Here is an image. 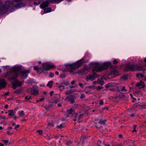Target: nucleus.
I'll list each match as a JSON object with an SVG mask.
<instances>
[{"label": "nucleus", "mask_w": 146, "mask_h": 146, "mask_svg": "<svg viewBox=\"0 0 146 146\" xmlns=\"http://www.w3.org/2000/svg\"><path fill=\"white\" fill-rule=\"evenodd\" d=\"M14 5L12 1H7L5 2V5L0 7V14H3L7 12L8 10L13 11L14 10Z\"/></svg>", "instance_id": "f257e3e1"}, {"label": "nucleus", "mask_w": 146, "mask_h": 146, "mask_svg": "<svg viewBox=\"0 0 146 146\" xmlns=\"http://www.w3.org/2000/svg\"><path fill=\"white\" fill-rule=\"evenodd\" d=\"M118 96V97L119 98H124L125 97V96L124 95H119Z\"/></svg>", "instance_id": "72a5a7b5"}, {"label": "nucleus", "mask_w": 146, "mask_h": 146, "mask_svg": "<svg viewBox=\"0 0 146 146\" xmlns=\"http://www.w3.org/2000/svg\"><path fill=\"white\" fill-rule=\"evenodd\" d=\"M85 69H82L79 71L78 73L82 75L83 74L85 73Z\"/></svg>", "instance_id": "aec40b11"}, {"label": "nucleus", "mask_w": 146, "mask_h": 146, "mask_svg": "<svg viewBox=\"0 0 146 146\" xmlns=\"http://www.w3.org/2000/svg\"><path fill=\"white\" fill-rule=\"evenodd\" d=\"M60 84H64L66 86H67L69 84V83L68 82H62L60 83Z\"/></svg>", "instance_id": "c85d7f7f"}, {"label": "nucleus", "mask_w": 146, "mask_h": 146, "mask_svg": "<svg viewBox=\"0 0 146 146\" xmlns=\"http://www.w3.org/2000/svg\"><path fill=\"white\" fill-rule=\"evenodd\" d=\"M14 1L17 2H19L23 1V0H14Z\"/></svg>", "instance_id": "680f3d73"}, {"label": "nucleus", "mask_w": 146, "mask_h": 146, "mask_svg": "<svg viewBox=\"0 0 146 146\" xmlns=\"http://www.w3.org/2000/svg\"><path fill=\"white\" fill-rule=\"evenodd\" d=\"M3 142H4L6 145H7V144L9 142L8 140H2L1 141Z\"/></svg>", "instance_id": "2f4dec72"}, {"label": "nucleus", "mask_w": 146, "mask_h": 146, "mask_svg": "<svg viewBox=\"0 0 146 146\" xmlns=\"http://www.w3.org/2000/svg\"><path fill=\"white\" fill-rule=\"evenodd\" d=\"M86 80L88 81L89 80H91V76L90 74H88L87 75L86 77Z\"/></svg>", "instance_id": "a878e982"}, {"label": "nucleus", "mask_w": 146, "mask_h": 146, "mask_svg": "<svg viewBox=\"0 0 146 146\" xmlns=\"http://www.w3.org/2000/svg\"><path fill=\"white\" fill-rule=\"evenodd\" d=\"M12 86H13L12 88L14 89H16L17 87H20V86H21L22 85V83H19V85H16L13 84V83H12Z\"/></svg>", "instance_id": "f3484780"}, {"label": "nucleus", "mask_w": 146, "mask_h": 146, "mask_svg": "<svg viewBox=\"0 0 146 146\" xmlns=\"http://www.w3.org/2000/svg\"><path fill=\"white\" fill-rule=\"evenodd\" d=\"M18 75V74L17 73H16L13 76H12L9 79V80H10V81H11L12 80H17L16 79L17 78Z\"/></svg>", "instance_id": "4468645a"}, {"label": "nucleus", "mask_w": 146, "mask_h": 146, "mask_svg": "<svg viewBox=\"0 0 146 146\" xmlns=\"http://www.w3.org/2000/svg\"><path fill=\"white\" fill-rule=\"evenodd\" d=\"M102 143V141H101L99 140L97 142V145H98L99 144H101Z\"/></svg>", "instance_id": "774afa93"}, {"label": "nucleus", "mask_w": 146, "mask_h": 146, "mask_svg": "<svg viewBox=\"0 0 146 146\" xmlns=\"http://www.w3.org/2000/svg\"><path fill=\"white\" fill-rule=\"evenodd\" d=\"M130 96L131 97V98L133 99V100H136V99L135 98H133V96L131 94H130Z\"/></svg>", "instance_id": "69168bd1"}, {"label": "nucleus", "mask_w": 146, "mask_h": 146, "mask_svg": "<svg viewBox=\"0 0 146 146\" xmlns=\"http://www.w3.org/2000/svg\"><path fill=\"white\" fill-rule=\"evenodd\" d=\"M58 88H60V90L61 92L62 90L64 89L65 86L63 85L60 84V85L58 87Z\"/></svg>", "instance_id": "393cba45"}, {"label": "nucleus", "mask_w": 146, "mask_h": 146, "mask_svg": "<svg viewBox=\"0 0 146 146\" xmlns=\"http://www.w3.org/2000/svg\"><path fill=\"white\" fill-rule=\"evenodd\" d=\"M121 78L123 79H127V76L126 75H123L122 77Z\"/></svg>", "instance_id": "ea45409f"}, {"label": "nucleus", "mask_w": 146, "mask_h": 146, "mask_svg": "<svg viewBox=\"0 0 146 146\" xmlns=\"http://www.w3.org/2000/svg\"><path fill=\"white\" fill-rule=\"evenodd\" d=\"M83 115V114H81L79 115L78 117V120H79L81 118V117Z\"/></svg>", "instance_id": "bf43d9fd"}, {"label": "nucleus", "mask_w": 146, "mask_h": 146, "mask_svg": "<svg viewBox=\"0 0 146 146\" xmlns=\"http://www.w3.org/2000/svg\"><path fill=\"white\" fill-rule=\"evenodd\" d=\"M91 80L92 81L94 80L95 79L96 77V76L94 75H91Z\"/></svg>", "instance_id": "c756f323"}, {"label": "nucleus", "mask_w": 146, "mask_h": 146, "mask_svg": "<svg viewBox=\"0 0 146 146\" xmlns=\"http://www.w3.org/2000/svg\"><path fill=\"white\" fill-rule=\"evenodd\" d=\"M111 64L110 63H104L100 65L98 63H96L94 64L93 66L94 69L93 70V73L94 74H97L94 72V70L97 72H99L103 70H106L109 67Z\"/></svg>", "instance_id": "f03ea898"}, {"label": "nucleus", "mask_w": 146, "mask_h": 146, "mask_svg": "<svg viewBox=\"0 0 146 146\" xmlns=\"http://www.w3.org/2000/svg\"><path fill=\"white\" fill-rule=\"evenodd\" d=\"M31 90H32V89H31ZM33 90L34 92V93L33 94V95H36L37 94H38V92L35 88H33Z\"/></svg>", "instance_id": "6ab92c4d"}, {"label": "nucleus", "mask_w": 146, "mask_h": 146, "mask_svg": "<svg viewBox=\"0 0 146 146\" xmlns=\"http://www.w3.org/2000/svg\"><path fill=\"white\" fill-rule=\"evenodd\" d=\"M22 70V68L21 66H20L19 65L15 66L13 67L12 68L11 70V71L12 72H19Z\"/></svg>", "instance_id": "0eeeda50"}, {"label": "nucleus", "mask_w": 146, "mask_h": 146, "mask_svg": "<svg viewBox=\"0 0 146 146\" xmlns=\"http://www.w3.org/2000/svg\"><path fill=\"white\" fill-rule=\"evenodd\" d=\"M42 66L43 67L44 70H48L50 69V64L48 63H42Z\"/></svg>", "instance_id": "9d476101"}, {"label": "nucleus", "mask_w": 146, "mask_h": 146, "mask_svg": "<svg viewBox=\"0 0 146 146\" xmlns=\"http://www.w3.org/2000/svg\"><path fill=\"white\" fill-rule=\"evenodd\" d=\"M52 10L51 8L48 7L44 9V13H45L50 12Z\"/></svg>", "instance_id": "dca6fc26"}, {"label": "nucleus", "mask_w": 146, "mask_h": 146, "mask_svg": "<svg viewBox=\"0 0 146 146\" xmlns=\"http://www.w3.org/2000/svg\"><path fill=\"white\" fill-rule=\"evenodd\" d=\"M118 62L115 59H114L113 61V64H116Z\"/></svg>", "instance_id": "864d4df0"}, {"label": "nucleus", "mask_w": 146, "mask_h": 146, "mask_svg": "<svg viewBox=\"0 0 146 146\" xmlns=\"http://www.w3.org/2000/svg\"><path fill=\"white\" fill-rule=\"evenodd\" d=\"M141 86H142L143 88H144L145 87V85L144 84V82L142 80L140 81L139 82L137 83L136 84V86L137 87H139Z\"/></svg>", "instance_id": "ddd939ff"}, {"label": "nucleus", "mask_w": 146, "mask_h": 146, "mask_svg": "<svg viewBox=\"0 0 146 146\" xmlns=\"http://www.w3.org/2000/svg\"><path fill=\"white\" fill-rule=\"evenodd\" d=\"M7 84V83L4 81V79L1 80H0V90L5 88Z\"/></svg>", "instance_id": "f8f14e48"}, {"label": "nucleus", "mask_w": 146, "mask_h": 146, "mask_svg": "<svg viewBox=\"0 0 146 146\" xmlns=\"http://www.w3.org/2000/svg\"><path fill=\"white\" fill-rule=\"evenodd\" d=\"M19 83H21V82H19L17 80H14V81L12 82L13 84L16 85H19Z\"/></svg>", "instance_id": "4be33fe9"}, {"label": "nucleus", "mask_w": 146, "mask_h": 146, "mask_svg": "<svg viewBox=\"0 0 146 146\" xmlns=\"http://www.w3.org/2000/svg\"><path fill=\"white\" fill-rule=\"evenodd\" d=\"M102 145H104L105 146H110V145L109 144H108L107 145L105 144L104 142H103L102 143Z\"/></svg>", "instance_id": "052dcab7"}, {"label": "nucleus", "mask_w": 146, "mask_h": 146, "mask_svg": "<svg viewBox=\"0 0 146 146\" xmlns=\"http://www.w3.org/2000/svg\"><path fill=\"white\" fill-rule=\"evenodd\" d=\"M19 113L20 115V116L21 117H23L24 115L23 111H22L21 112H20Z\"/></svg>", "instance_id": "7c9ffc66"}, {"label": "nucleus", "mask_w": 146, "mask_h": 146, "mask_svg": "<svg viewBox=\"0 0 146 146\" xmlns=\"http://www.w3.org/2000/svg\"><path fill=\"white\" fill-rule=\"evenodd\" d=\"M123 90H124L125 92L127 91V90L125 89V87L124 86L122 88L121 90V91H123Z\"/></svg>", "instance_id": "13d9d810"}, {"label": "nucleus", "mask_w": 146, "mask_h": 146, "mask_svg": "<svg viewBox=\"0 0 146 146\" xmlns=\"http://www.w3.org/2000/svg\"><path fill=\"white\" fill-rule=\"evenodd\" d=\"M27 3L25 2H22L15 5L14 7L16 8H19L25 6Z\"/></svg>", "instance_id": "9b49d317"}, {"label": "nucleus", "mask_w": 146, "mask_h": 146, "mask_svg": "<svg viewBox=\"0 0 146 146\" xmlns=\"http://www.w3.org/2000/svg\"><path fill=\"white\" fill-rule=\"evenodd\" d=\"M54 91H51V92L50 93V96H52V95H53V94L54 93Z\"/></svg>", "instance_id": "0e129e2a"}, {"label": "nucleus", "mask_w": 146, "mask_h": 146, "mask_svg": "<svg viewBox=\"0 0 146 146\" xmlns=\"http://www.w3.org/2000/svg\"><path fill=\"white\" fill-rule=\"evenodd\" d=\"M85 98V95L84 94H81V96H80V98L81 99H83L84 98Z\"/></svg>", "instance_id": "09e8293b"}, {"label": "nucleus", "mask_w": 146, "mask_h": 146, "mask_svg": "<svg viewBox=\"0 0 146 146\" xmlns=\"http://www.w3.org/2000/svg\"><path fill=\"white\" fill-rule=\"evenodd\" d=\"M139 75H140V77L142 78L144 76V75L143 74H142L141 73H140L139 74Z\"/></svg>", "instance_id": "338daca9"}, {"label": "nucleus", "mask_w": 146, "mask_h": 146, "mask_svg": "<svg viewBox=\"0 0 146 146\" xmlns=\"http://www.w3.org/2000/svg\"><path fill=\"white\" fill-rule=\"evenodd\" d=\"M41 2L40 1H38V3L35 2H34L33 3L35 5H38Z\"/></svg>", "instance_id": "4c0bfd02"}, {"label": "nucleus", "mask_w": 146, "mask_h": 146, "mask_svg": "<svg viewBox=\"0 0 146 146\" xmlns=\"http://www.w3.org/2000/svg\"><path fill=\"white\" fill-rule=\"evenodd\" d=\"M84 59L82 58L81 60L77 61L76 63H74L73 64H68L65 65L66 67L67 68L70 67L71 70H74L77 69L80 67L83 63L82 61H83Z\"/></svg>", "instance_id": "7ed1b4c3"}, {"label": "nucleus", "mask_w": 146, "mask_h": 146, "mask_svg": "<svg viewBox=\"0 0 146 146\" xmlns=\"http://www.w3.org/2000/svg\"><path fill=\"white\" fill-rule=\"evenodd\" d=\"M52 3V0H46L45 1H43L42 3L40 5V7L42 9H44L47 7L48 6L49 3Z\"/></svg>", "instance_id": "423d86ee"}, {"label": "nucleus", "mask_w": 146, "mask_h": 146, "mask_svg": "<svg viewBox=\"0 0 146 146\" xmlns=\"http://www.w3.org/2000/svg\"><path fill=\"white\" fill-rule=\"evenodd\" d=\"M63 127L62 124H61L60 125H57L56 127L58 128H61Z\"/></svg>", "instance_id": "a18cd8bd"}, {"label": "nucleus", "mask_w": 146, "mask_h": 146, "mask_svg": "<svg viewBox=\"0 0 146 146\" xmlns=\"http://www.w3.org/2000/svg\"><path fill=\"white\" fill-rule=\"evenodd\" d=\"M63 0H52V3H58Z\"/></svg>", "instance_id": "b1692460"}, {"label": "nucleus", "mask_w": 146, "mask_h": 146, "mask_svg": "<svg viewBox=\"0 0 146 146\" xmlns=\"http://www.w3.org/2000/svg\"><path fill=\"white\" fill-rule=\"evenodd\" d=\"M72 143V142L70 141H68L66 144L68 146H70Z\"/></svg>", "instance_id": "f704fd0d"}, {"label": "nucleus", "mask_w": 146, "mask_h": 146, "mask_svg": "<svg viewBox=\"0 0 146 146\" xmlns=\"http://www.w3.org/2000/svg\"><path fill=\"white\" fill-rule=\"evenodd\" d=\"M104 82L103 80H100L99 81V83L101 84V85L102 86L103 85V83H104Z\"/></svg>", "instance_id": "c03bdc74"}, {"label": "nucleus", "mask_w": 146, "mask_h": 146, "mask_svg": "<svg viewBox=\"0 0 146 146\" xmlns=\"http://www.w3.org/2000/svg\"><path fill=\"white\" fill-rule=\"evenodd\" d=\"M103 87L100 86H99L97 88V89L98 90H100L101 89H103Z\"/></svg>", "instance_id": "58836bf2"}, {"label": "nucleus", "mask_w": 146, "mask_h": 146, "mask_svg": "<svg viewBox=\"0 0 146 146\" xmlns=\"http://www.w3.org/2000/svg\"><path fill=\"white\" fill-rule=\"evenodd\" d=\"M78 114V113H73V114L72 115V117H74L75 118H76Z\"/></svg>", "instance_id": "473e14b6"}, {"label": "nucleus", "mask_w": 146, "mask_h": 146, "mask_svg": "<svg viewBox=\"0 0 146 146\" xmlns=\"http://www.w3.org/2000/svg\"><path fill=\"white\" fill-rule=\"evenodd\" d=\"M109 63H110V62ZM110 63L111 64V65L109 67H110V69H111V73L109 74V75L113 74L116 76L119 75V73L118 71L115 70V66L114 68H113L112 66H111V63Z\"/></svg>", "instance_id": "6e6552de"}, {"label": "nucleus", "mask_w": 146, "mask_h": 146, "mask_svg": "<svg viewBox=\"0 0 146 146\" xmlns=\"http://www.w3.org/2000/svg\"><path fill=\"white\" fill-rule=\"evenodd\" d=\"M74 111L72 108H70L69 110H67V111L69 112L68 113L69 114H72Z\"/></svg>", "instance_id": "cd10ccee"}, {"label": "nucleus", "mask_w": 146, "mask_h": 146, "mask_svg": "<svg viewBox=\"0 0 146 146\" xmlns=\"http://www.w3.org/2000/svg\"><path fill=\"white\" fill-rule=\"evenodd\" d=\"M29 72L30 71L29 70H24L21 72L20 74L23 78L24 79H25L27 78L28 74Z\"/></svg>", "instance_id": "1a4fd4ad"}, {"label": "nucleus", "mask_w": 146, "mask_h": 146, "mask_svg": "<svg viewBox=\"0 0 146 146\" xmlns=\"http://www.w3.org/2000/svg\"><path fill=\"white\" fill-rule=\"evenodd\" d=\"M66 76V75L65 74H61L60 75V77L61 78H63L64 77H65Z\"/></svg>", "instance_id": "37998d69"}, {"label": "nucleus", "mask_w": 146, "mask_h": 146, "mask_svg": "<svg viewBox=\"0 0 146 146\" xmlns=\"http://www.w3.org/2000/svg\"><path fill=\"white\" fill-rule=\"evenodd\" d=\"M99 104L100 105H102L104 104V103H103V101L102 100H100Z\"/></svg>", "instance_id": "8fccbe9b"}, {"label": "nucleus", "mask_w": 146, "mask_h": 146, "mask_svg": "<svg viewBox=\"0 0 146 146\" xmlns=\"http://www.w3.org/2000/svg\"><path fill=\"white\" fill-rule=\"evenodd\" d=\"M137 70H142V68L141 67H138L137 66Z\"/></svg>", "instance_id": "3c124183"}, {"label": "nucleus", "mask_w": 146, "mask_h": 146, "mask_svg": "<svg viewBox=\"0 0 146 146\" xmlns=\"http://www.w3.org/2000/svg\"><path fill=\"white\" fill-rule=\"evenodd\" d=\"M137 66L135 65H129L127 64L126 67H125L123 71L125 72H127L129 70H131L132 71L135 70L137 69Z\"/></svg>", "instance_id": "20e7f679"}, {"label": "nucleus", "mask_w": 146, "mask_h": 146, "mask_svg": "<svg viewBox=\"0 0 146 146\" xmlns=\"http://www.w3.org/2000/svg\"><path fill=\"white\" fill-rule=\"evenodd\" d=\"M77 96V94H74L72 95H70L67 96V98H68V100L72 104L74 103V100L76 98Z\"/></svg>", "instance_id": "39448f33"}, {"label": "nucleus", "mask_w": 146, "mask_h": 146, "mask_svg": "<svg viewBox=\"0 0 146 146\" xmlns=\"http://www.w3.org/2000/svg\"><path fill=\"white\" fill-rule=\"evenodd\" d=\"M79 85L80 86V87L82 88H83L84 87V86L83 85V84H82L81 83H79Z\"/></svg>", "instance_id": "603ef678"}, {"label": "nucleus", "mask_w": 146, "mask_h": 146, "mask_svg": "<svg viewBox=\"0 0 146 146\" xmlns=\"http://www.w3.org/2000/svg\"><path fill=\"white\" fill-rule=\"evenodd\" d=\"M19 125H17L15 126L14 128H15V129H16L17 128H19Z\"/></svg>", "instance_id": "4d7b16f0"}, {"label": "nucleus", "mask_w": 146, "mask_h": 146, "mask_svg": "<svg viewBox=\"0 0 146 146\" xmlns=\"http://www.w3.org/2000/svg\"><path fill=\"white\" fill-rule=\"evenodd\" d=\"M37 132H38L41 135L42 134V130H39L37 131Z\"/></svg>", "instance_id": "de8ad7c7"}, {"label": "nucleus", "mask_w": 146, "mask_h": 146, "mask_svg": "<svg viewBox=\"0 0 146 146\" xmlns=\"http://www.w3.org/2000/svg\"><path fill=\"white\" fill-rule=\"evenodd\" d=\"M76 91L74 90H69L67 91L65 93V94L66 95H70V94L75 92Z\"/></svg>", "instance_id": "2eb2a0df"}, {"label": "nucleus", "mask_w": 146, "mask_h": 146, "mask_svg": "<svg viewBox=\"0 0 146 146\" xmlns=\"http://www.w3.org/2000/svg\"><path fill=\"white\" fill-rule=\"evenodd\" d=\"M34 69L35 70H36V71H38V69H39V68H38V67H36V66H35V67H34Z\"/></svg>", "instance_id": "6e6d98bb"}, {"label": "nucleus", "mask_w": 146, "mask_h": 146, "mask_svg": "<svg viewBox=\"0 0 146 146\" xmlns=\"http://www.w3.org/2000/svg\"><path fill=\"white\" fill-rule=\"evenodd\" d=\"M53 83V81H50L48 82L47 86L51 88L52 87Z\"/></svg>", "instance_id": "412c9836"}, {"label": "nucleus", "mask_w": 146, "mask_h": 146, "mask_svg": "<svg viewBox=\"0 0 146 146\" xmlns=\"http://www.w3.org/2000/svg\"><path fill=\"white\" fill-rule=\"evenodd\" d=\"M140 93V91H136L134 92L135 94H138L139 93Z\"/></svg>", "instance_id": "e2e57ef3"}, {"label": "nucleus", "mask_w": 146, "mask_h": 146, "mask_svg": "<svg viewBox=\"0 0 146 146\" xmlns=\"http://www.w3.org/2000/svg\"><path fill=\"white\" fill-rule=\"evenodd\" d=\"M137 125H133V128L134 129L133 130V132L135 131L137 132V131L135 129L137 127Z\"/></svg>", "instance_id": "a19ab883"}, {"label": "nucleus", "mask_w": 146, "mask_h": 146, "mask_svg": "<svg viewBox=\"0 0 146 146\" xmlns=\"http://www.w3.org/2000/svg\"><path fill=\"white\" fill-rule=\"evenodd\" d=\"M99 123H101V124H104V122L103 121V120H100V121H99Z\"/></svg>", "instance_id": "5fc2aeb1"}, {"label": "nucleus", "mask_w": 146, "mask_h": 146, "mask_svg": "<svg viewBox=\"0 0 146 146\" xmlns=\"http://www.w3.org/2000/svg\"><path fill=\"white\" fill-rule=\"evenodd\" d=\"M54 75V74L51 72H50L49 73V76L50 77H53Z\"/></svg>", "instance_id": "e433bc0d"}, {"label": "nucleus", "mask_w": 146, "mask_h": 146, "mask_svg": "<svg viewBox=\"0 0 146 146\" xmlns=\"http://www.w3.org/2000/svg\"><path fill=\"white\" fill-rule=\"evenodd\" d=\"M21 89H17L14 91V93H17L18 94H20L19 93L21 92Z\"/></svg>", "instance_id": "5701e85b"}, {"label": "nucleus", "mask_w": 146, "mask_h": 146, "mask_svg": "<svg viewBox=\"0 0 146 146\" xmlns=\"http://www.w3.org/2000/svg\"><path fill=\"white\" fill-rule=\"evenodd\" d=\"M56 68V66L52 64H50V69L52 68Z\"/></svg>", "instance_id": "49530a36"}, {"label": "nucleus", "mask_w": 146, "mask_h": 146, "mask_svg": "<svg viewBox=\"0 0 146 146\" xmlns=\"http://www.w3.org/2000/svg\"><path fill=\"white\" fill-rule=\"evenodd\" d=\"M87 88H88L90 89L93 88L94 89L95 88V86H89L87 87Z\"/></svg>", "instance_id": "79ce46f5"}, {"label": "nucleus", "mask_w": 146, "mask_h": 146, "mask_svg": "<svg viewBox=\"0 0 146 146\" xmlns=\"http://www.w3.org/2000/svg\"><path fill=\"white\" fill-rule=\"evenodd\" d=\"M31 99V96H29V97H28L27 96H26L25 98V100H30Z\"/></svg>", "instance_id": "c9c22d12"}, {"label": "nucleus", "mask_w": 146, "mask_h": 146, "mask_svg": "<svg viewBox=\"0 0 146 146\" xmlns=\"http://www.w3.org/2000/svg\"><path fill=\"white\" fill-rule=\"evenodd\" d=\"M9 112L8 113L9 115L11 117L15 115V114L13 113L14 111L13 110H11L8 111Z\"/></svg>", "instance_id": "a211bd4d"}, {"label": "nucleus", "mask_w": 146, "mask_h": 146, "mask_svg": "<svg viewBox=\"0 0 146 146\" xmlns=\"http://www.w3.org/2000/svg\"><path fill=\"white\" fill-rule=\"evenodd\" d=\"M44 71V70L43 68H39L37 72L39 73H41Z\"/></svg>", "instance_id": "bb28decb"}]
</instances>
